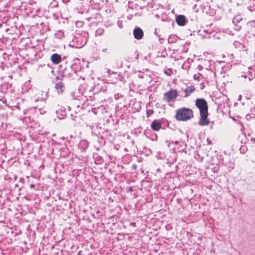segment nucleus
<instances>
[{"mask_svg": "<svg viewBox=\"0 0 255 255\" xmlns=\"http://www.w3.org/2000/svg\"><path fill=\"white\" fill-rule=\"evenodd\" d=\"M193 117L192 111L186 108H182L176 111L175 118L180 121H186Z\"/></svg>", "mask_w": 255, "mask_h": 255, "instance_id": "obj_1", "label": "nucleus"}, {"mask_svg": "<svg viewBox=\"0 0 255 255\" xmlns=\"http://www.w3.org/2000/svg\"><path fill=\"white\" fill-rule=\"evenodd\" d=\"M178 95V92L176 90L171 89L164 94V99L167 102H173Z\"/></svg>", "mask_w": 255, "mask_h": 255, "instance_id": "obj_2", "label": "nucleus"}, {"mask_svg": "<svg viewBox=\"0 0 255 255\" xmlns=\"http://www.w3.org/2000/svg\"><path fill=\"white\" fill-rule=\"evenodd\" d=\"M196 106L200 110V113L208 112V105L206 101L204 99H198L196 100Z\"/></svg>", "mask_w": 255, "mask_h": 255, "instance_id": "obj_3", "label": "nucleus"}, {"mask_svg": "<svg viewBox=\"0 0 255 255\" xmlns=\"http://www.w3.org/2000/svg\"><path fill=\"white\" fill-rule=\"evenodd\" d=\"M208 113L202 112L200 114V118L199 124L201 126H207L209 125L210 121L208 119Z\"/></svg>", "mask_w": 255, "mask_h": 255, "instance_id": "obj_4", "label": "nucleus"}, {"mask_svg": "<svg viewBox=\"0 0 255 255\" xmlns=\"http://www.w3.org/2000/svg\"><path fill=\"white\" fill-rule=\"evenodd\" d=\"M177 24L180 26H184L186 22V18L183 15H179L176 18Z\"/></svg>", "mask_w": 255, "mask_h": 255, "instance_id": "obj_5", "label": "nucleus"}, {"mask_svg": "<svg viewBox=\"0 0 255 255\" xmlns=\"http://www.w3.org/2000/svg\"><path fill=\"white\" fill-rule=\"evenodd\" d=\"M133 34L135 38L140 39L143 35V31L140 28H135L133 31Z\"/></svg>", "mask_w": 255, "mask_h": 255, "instance_id": "obj_6", "label": "nucleus"}, {"mask_svg": "<svg viewBox=\"0 0 255 255\" xmlns=\"http://www.w3.org/2000/svg\"><path fill=\"white\" fill-rule=\"evenodd\" d=\"M51 59L53 63L57 64L61 61V57L59 54L55 53L51 55Z\"/></svg>", "mask_w": 255, "mask_h": 255, "instance_id": "obj_7", "label": "nucleus"}, {"mask_svg": "<svg viewBox=\"0 0 255 255\" xmlns=\"http://www.w3.org/2000/svg\"><path fill=\"white\" fill-rule=\"evenodd\" d=\"M151 127L153 130L158 131L161 128V124L157 121L154 120L152 123Z\"/></svg>", "mask_w": 255, "mask_h": 255, "instance_id": "obj_8", "label": "nucleus"}, {"mask_svg": "<svg viewBox=\"0 0 255 255\" xmlns=\"http://www.w3.org/2000/svg\"><path fill=\"white\" fill-rule=\"evenodd\" d=\"M195 89L193 86H190L186 88L184 90L186 97H188L189 95H190L191 93L195 91Z\"/></svg>", "mask_w": 255, "mask_h": 255, "instance_id": "obj_9", "label": "nucleus"}, {"mask_svg": "<svg viewBox=\"0 0 255 255\" xmlns=\"http://www.w3.org/2000/svg\"><path fill=\"white\" fill-rule=\"evenodd\" d=\"M63 84L61 82H59L55 85V88L58 92H62Z\"/></svg>", "mask_w": 255, "mask_h": 255, "instance_id": "obj_10", "label": "nucleus"}, {"mask_svg": "<svg viewBox=\"0 0 255 255\" xmlns=\"http://www.w3.org/2000/svg\"><path fill=\"white\" fill-rule=\"evenodd\" d=\"M172 72L171 68H168L167 70L165 71L164 73L167 75H170Z\"/></svg>", "mask_w": 255, "mask_h": 255, "instance_id": "obj_11", "label": "nucleus"}, {"mask_svg": "<svg viewBox=\"0 0 255 255\" xmlns=\"http://www.w3.org/2000/svg\"><path fill=\"white\" fill-rule=\"evenodd\" d=\"M153 113V111L152 110H149L147 111L146 114L148 117L151 115Z\"/></svg>", "mask_w": 255, "mask_h": 255, "instance_id": "obj_12", "label": "nucleus"}, {"mask_svg": "<svg viewBox=\"0 0 255 255\" xmlns=\"http://www.w3.org/2000/svg\"><path fill=\"white\" fill-rule=\"evenodd\" d=\"M243 77L246 78L247 77V76L246 75H245V76H243Z\"/></svg>", "mask_w": 255, "mask_h": 255, "instance_id": "obj_13", "label": "nucleus"}]
</instances>
